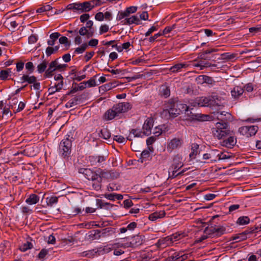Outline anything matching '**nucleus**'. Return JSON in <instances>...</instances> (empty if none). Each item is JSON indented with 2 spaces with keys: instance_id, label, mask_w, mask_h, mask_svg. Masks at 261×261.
Wrapping results in <instances>:
<instances>
[{
  "instance_id": "864d4df0",
  "label": "nucleus",
  "mask_w": 261,
  "mask_h": 261,
  "mask_svg": "<svg viewBox=\"0 0 261 261\" xmlns=\"http://www.w3.org/2000/svg\"><path fill=\"white\" fill-rule=\"evenodd\" d=\"M113 140L120 143H124L125 141V138L123 136L119 135L114 136Z\"/></svg>"
},
{
  "instance_id": "2f4dec72",
  "label": "nucleus",
  "mask_w": 261,
  "mask_h": 261,
  "mask_svg": "<svg viewBox=\"0 0 261 261\" xmlns=\"http://www.w3.org/2000/svg\"><path fill=\"white\" fill-rule=\"evenodd\" d=\"M11 70L8 69L6 70H2L0 72V80H6L11 75Z\"/></svg>"
},
{
  "instance_id": "5701e85b",
  "label": "nucleus",
  "mask_w": 261,
  "mask_h": 261,
  "mask_svg": "<svg viewBox=\"0 0 261 261\" xmlns=\"http://www.w3.org/2000/svg\"><path fill=\"white\" fill-rule=\"evenodd\" d=\"M210 231L211 233H216L218 236H220L225 233L226 228L223 226H215L212 227Z\"/></svg>"
},
{
  "instance_id": "9b49d317",
  "label": "nucleus",
  "mask_w": 261,
  "mask_h": 261,
  "mask_svg": "<svg viewBox=\"0 0 261 261\" xmlns=\"http://www.w3.org/2000/svg\"><path fill=\"white\" fill-rule=\"evenodd\" d=\"M214 115L218 120L222 121L221 123L227 122L231 119V115L228 112H217L214 113Z\"/></svg>"
},
{
  "instance_id": "5fc2aeb1",
  "label": "nucleus",
  "mask_w": 261,
  "mask_h": 261,
  "mask_svg": "<svg viewBox=\"0 0 261 261\" xmlns=\"http://www.w3.org/2000/svg\"><path fill=\"white\" fill-rule=\"evenodd\" d=\"M90 180H91L92 181H95L96 180H101L100 175H99L97 170H96V172H94L93 175H92V178H91Z\"/></svg>"
},
{
  "instance_id": "58836bf2",
  "label": "nucleus",
  "mask_w": 261,
  "mask_h": 261,
  "mask_svg": "<svg viewBox=\"0 0 261 261\" xmlns=\"http://www.w3.org/2000/svg\"><path fill=\"white\" fill-rule=\"evenodd\" d=\"M87 47V43H84L82 44L80 47L76 48L74 50V53L77 54H82L85 51Z\"/></svg>"
},
{
  "instance_id": "052dcab7",
  "label": "nucleus",
  "mask_w": 261,
  "mask_h": 261,
  "mask_svg": "<svg viewBox=\"0 0 261 261\" xmlns=\"http://www.w3.org/2000/svg\"><path fill=\"white\" fill-rule=\"evenodd\" d=\"M48 250L45 249H42L38 254V257L39 258H43L45 255L47 254Z\"/></svg>"
},
{
  "instance_id": "69168bd1",
  "label": "nucleus",
  "mask_w": 261,
  "mask_h": 261,
  "mask_svg": "<svg viewBox=\"0 0 261 261\" xmlns=\"http://www.w3.org/2000/svg\"><path fill=\"white\" fill-rule=\"evenodd\" d=\"M25 68L28 70L30 71L31 72H32L34 69V66L33 63L31 62H29L25 64Z\"/></svg>"
},
{
  "instance_id": "f257e3e1",
  "label": "nucleus",
  "mask_w": 261,
  "mask_h": 261,
  "mask_svg": "<svg viewBox=\"0 0 261 261\" xmlns=\"http://www.w3.org/2000/svg\"><path fill=\"white\" fill-rule=\"evenodd\" d=\"M131 108L132 105L129 102H119L114 105L111 109L106 111L104 115V118L106 120H112L119 114L127 112Z\"/></svg>"
},
{
  "instance_id": "393cba45",
  "label": "nucleus",
  "mask_w": 261,
  "mask_h": 261,
  "mask_svg": "<svg viewBox=\"0 0 261 261\" xmlns=\"http://www.w3.org/2000/svg\"><path fill=\"white\" fill-rule=\"evenodd\" d=\"M58 60L59 59H57L55 61L51 62L50 64H54L53 68H55V71L58 70L62 71L65 70L66 68L67 67V64H59L58 63Z\"/></svg>"
},
{
  "instance_id": "39448f33",
  "label": "nucleus",
  "mask_w": 261,
  "mask_h": 261,
  "mask_svg": "<svg viewBox=\"0 0 261 261\" xmlns=\"http://www.w3.org/2000/svg\"><path fill=\"white\" fill-rule=\"evenodd\" d=\"M144 236H135L132 238L131 241L129 242L124 243V239H121L119 244H121V246L124 248L135 247L141 245L144 241Z\"/></svg>"
},
{
  "instance_id": "f3484780",
  "label": "nucleus",
  "mask_w": 261,
  "mask_h": 261,
  "mask_svg": "<svg viewBox=\"0 0 261 261\" xmlns=\"http://www.w3.org/2000/svg\"><path fill=\"white\" fill-rule=\"evenodd\" d=\"M79 3L80 7V13L89 12L93 9V6H91L90 1H86L82 3Z\"/></svg>"
},
{
  "instance_id": "603ef678",
  "label": "nucleus",
  "mask_w": 261,
  "mask_h": 261,
  "mask_svg": "<svg viewBox=\"0 0 261 261\" xmlns=\"http://www.w3.org/2000/svg\"><path fill=\"white\" fill-rule=\"evenodd\" d=\"M101 180L93 181L92 186L93 188L97 191L100 190L101 188Z\"/></svg>"
},
{
  "instance_id": "4c0bfd02",
  "label": "nucleus",
  "mask_w": 261,
  "mask_h": 261,
  "mask_svg": "<svg viewBox=\"0 0 261 261\" xmlns=\"http://www.w3.org/2000/svg\"><path fill=\"white\" fill-rule=\"evenodd\" d=\"M33 247V245L32 243L30 242H27L25 243H24L22 245H21L19 249L22 252H25L27 250L31 249Z\"/></svg>"
},
{
  "instance_id": "7c9ffc66",
  "label": "nucleus",
  "mask_w": 261,
  "mask_h": 261,
  "mask_svg": "<svg viewBox=\"0 0 261 261\" xmlns=\"http://www.w3.org/2000/svg\"><path fill=\"white\" fill-rule=\"evenodd\" d=\"M187 67V65L186 64L179 63L177 64L172 67H171L170 69V70L172 72H177L180 70L181 69L183 68H186Z\"/></svg>"
},
{
  "instance_id": "4d7b16f0",
  "label": "nucleus",
  "mask_w": 261,
  "mask_h": 261,
  "mask_svg": "<svg viewBox=\"0 0 261 261\" xmlns=\"http://www.w3.org/2000/svg\"><path fill=\"white\" fill-rule=\"evenodd\" d=\"M98 43V40L96 39H92L89 42L88 44V46H90L91 47H95Z\"/></svg>"
},
{
  "instance_id": "423d86ee",
  "label": "nucleus",
  "mask_w": 261,
  "mask_h": 261,
  "mask_svg": "<svg viewBox=\"0 0 261 261\" xmlns=\"http://www.w3.org/2000/svg\"><path fill=\"white\" fill-rule=\"evenodd\" d=\"M257 130L258 126L256 125L243 126L239 128V132L241 135L249 137L255 135Z\"/></svg>"
},
{
  "instance_id": "c85d7f7f",
  "label": "nucleus",
  "mask_w": 261,
  "mask_h": 261,
  "mask_svg": "<svg viewBox=\"0 0 261 261\" xmlns=\"http://www.w3.org/2000/svg\"><path fill=\"white\" fill-rule=\"evenodd\" d=\"M104 197L107 199L114 201L115 199L121 200L123 199V196L121 194L116 193L105 194Z\"/></svg>"
},
{
  "instance_id": "20e7f679",
  "label": "nucleus",
  "mask_w": 261,
  "mask_h": 261,
  "mask_svg": "<svg viewBox=\"0 0 261 261\" xmlns=\"http://www.w3.org/2000/svg\"><path fill=\"white\" fill-rule=\"evenodd\" d=\"M72 143L71 141L68 139H64L59 144V151L64 158H68L71 153Z\"/></svg>"
},
{
  "instance_id": "f8f14e48",
  "label": "nucleus",
  "mask_w": 261,
  "mask_h": 261,
  "mask_svg": "<svg viewBox=\"0 0 261 261\" xmlns=\"http://www.w3.org/2000/svg\"><path fill=\"white\" fill-rule=\"evenodd\" d=\"M153 124V120L151 118H148L145 121L142 128L145 136H149L151 134Z\"/></svg>"
},
{
  "instance_id": "49530a36",
  "label": "nucleus",
  "mask_w": 261,
  "mask_h": 261,
  "mask_svg": "<svg viewBox=\"0 0 261 261\" xmlns=\"http://www.w3.org/2000/svg\"><path fill=\"white\" fill-rule=\"evenodd\" d=\"M181 234L179 233H175L171 236H168L170 238V241L172 244L174 241H176L179 239H180V236Z\"/></svg>"
},
{
  "instance_id": "f03ea898",
  "label": "nucleus",
  "mask_w": 261,
  "mask_h": 261,
  "mask_svg": "<svg viewBox=\"0 0 261 261\" xmlns=\"http://www.w3.org/2000/svg\"><path fill=\"white\" fill-rule=\"evenodd\" d=\"M212 133L214 137L218 139H224L231 135L227 122H217L215 127L212 128Z\"/></svg>"
},
{
  "instance_id": "0e129e2a",
  "label": "nucleus",
  "mask_w": 261,
  "mask_h": 261,
  "mask_svg": "<svg viewBox=\"0 0 261 261\" xmlns=\"http://www.w3.org/2000/svg\"><path fill=\"white\" fill-rule=\"evenodd\" d=\"M93 171L89 169L88 170L86 171V173L85 176L88 180H90L91 178H92V175H93Z\"/></svg>"
},
{
  "instance_id": "37998d69",
  "label": "nucleus",
  "mask_w": 261,
  "mask_h": 261,
  "mask_svg": "<svg viewBox=\"0 0 261 261\" xmlns=\"http://www.w3.org/2000/svg\"><path fill=\"white\" fill-rule=\"evenodd\" d=\"M47 204L49 206H53V204L57 203L58 201V198L56 196H53L47 198Z\"/></svg>"
},
{
  "instance_id": "7ed1b4c3",
  "label": "nucleus",
  "mask_w": 261,
  "mask_h": 261,
  "mask_svg": "<svg viewBox=\"0 0 261 261\" xmlns=\"http://www.w3.org/2000/svg\"><path fill=\"white\" fill-rule=\"evenodd\" d=\"M176 105H175L177 107L178 110L179 111V113H185L187 115H190L192 114L191 118L193 119L197 120L198 121H204L205 120L207 117V115H202L201 114H192L191 112L189 113L188 107L187 105L181 103V102H176Z\"/></svg>"
},
{
  "instance_id": "6e6552de",
  "label": "nucleus",
  "mask_w": 261,
  "mask_h": 261,
  "mask_svg": "<svg viewBox=\"0 0 261 261\" xmlns=\"http://www.w3.org/2000/svg\"><path fill=\"white\" fill-rule=\"evenodd\" d=\"M175 105L176 102L173 100H170L165 104V108L169 109L171 117H175L180 114L179 111Z\"/></svg>"
},
{
  "instance_id": "6e6d98bb",
  "label": "nucleus",
  "mask_w": 261,
  "mask_h": 261,
  "mask_svg": "<svg viewBox=\"0 0 261 261\" xmlns=\"http://www.w3.org/2000/svg\"><path fill=\"white\" fill-rule=\"evenodd\" d=\"M109 31V26L107 24L101 25L99 29L100 34L106 33Z\"/></svg>"
},
{
  "instance_id": "3c124183",
  "label": "nucleus",
  "mask_w": 261,
  "mask_h": 261,
  "mask_svg": "<svg viewBox=\"0 0 261 261\" xmlns=\"http://www.w3.org/2000/svg\"><path fill=\"white\" fill-rule=\"evenodd\" d=\"M150 153L149 151L147 150H144L142 152L141 154V162L142 163L143 162V160L149 157Z\"/></svg>"
},
{
  "instance_id": "79ce46f5",
  "label": "nucleus",
  "mask_w": 261,
  "mask_h": 261,
  "mask_svg": "<svg viewBox=\"0 0 261 261\" xmlns=\"http://www.w3.org/2000/svg\"><path fill=\"white\" fill-rule=\"evenodd\" d=\"M51 9H52V7L50 5H46L40 7L39 8H38L36 10V12H37V13H43L44 12L48 11L50 10Z\"/></svg>"
},
{
  "instance_id": "4be33fe9",
  "label": "nucleus",
  "mask_w": 261,
  "mask_h": 261,
  "mask_svg": "<svg viewBox=\"0 0 261 261\" xmlns=\"http://www.w3.org/2000/svg\"><path fill=\"white\" fill-rule=\"evenodd\" d=\"M145 136L143 132L140 131L137 129H133L130 132V134L127 137V139L129 140H132L133 137H143Z\"/></svg>"
},
{
  "instance_id": "09e8293b",
  "label": "nucleus",
  "mask_w": 261,
  "mask_h": 261,
  "mask_svg": "<svg viewBox=\"0 0 261 261\" xmlns=\"http://www.w3.org/2000/svg\"><path fill=\"white\" fill-rule=\"evenodd\" d=\"M175 26L176 24H174L171 26H168L166 27L163 31L162 33H161L162 34V35L169 33L172 30H173L175 28Z\"/></svg>"
},
{
  "instance_id": "680f3d73",
  "label": "nucleus",
  "mask_w": 261,
  "mask_h": 261,
  "mask_svg": "<svg viewBox=\"0 0 261 261\" xmlns=\"http://www.w3.org/2000/svg\"><path fill=\"white\" fill-rule=\"evenodd\" d=\"M89 14L87 13H84L81 15L80 16V20L82 22H84L88 20V19L89 18Z\"/></svg>"
},
{
  "instance_id": "0eeeda50",
  "label": "nucleus",
  "mask_w": 261,
  "mask_h": 261,
  "mask_svg": "<svg viewBox=\"0 0 261 261\" xmlns=\"http://www.w3.org/2000/svg\"><path fill=\"white\" fill-rule=\"evenodd\" d=\"M183 140L179 138H174L170 140L167 146V150L171 152L173 150L177 149L181 147Z\"/></svg>"
},
{
  "instance_id": "c756f323",
  "label": "nucleus",
  "mask_w": 261,
  "mask_h": 261,
  "mask_svg": "<svg viewBox=\"0 0 261 261\" xmlns=\"http://www.w3.org/2000/svg\"><path fill=\"white\" fill-rule=\"evenodd\" d=\"M99 136L104 139H108L111 137L110 131L106 128H102L98 133Z\"/></svg>"
},
{
  "instance_id": "e433bc0d",
  "label": "nucleus",
  "mask_w": 261,
  "mask_h": 261,
  "mask_svg": "<svg viewBox=\"0 0 261 261\" xmlns=\"http://www.w3.org/2000/svg\"><path fill=\"white\" fill-rule=\"evenodd\" d=\"M47 65V62L43 61L41 63L37 66V71L41 73L45 71Z\"/></svg>"
},
{
  "instance_id": "b1692460",
  "label": "nucleus",
  "mask_w": 261,
  "mask_h": 261,
  "mask_svg": "<svg viewBox=\"0 0 261 261\" xmlns=\"http://www.w3.org/2000/svg\"><path fill=\"white\" fill-rule=\"evenodd\" d=\"M39 199L40 198L38 195L35 194H31L25 200V202L29 205L35 204L39 202Z\"/></svg>"
},
{
  "instance_id": "bb28decb",
  "label": "nucleus",
  "mask_w": 261,
  "mask_h": 261,
  "mask_svg": "<svg viewBox=\"0 0 261 261\" xmlns=\"http://www.w3.org/2000/svg\"><path fill=\"white\" fill-rule=\"evenodd\" d=\"M21 82H27L29 84H33L37 80V78L34 76H29V75H23L20 79Z\"/></svg>"
},
{
  "instance_id": "a18cd8bd",
  "label": "nucleus",
  "mask_w": 261,
  "mask_h": 261,
  "mask_svg": "<svg viewBox=\"0 0 261 261\" xmlns=\"http://www.w3.org/2000/svg\"><path fill=\"white\" fill-rule=\"evenodd\" d=\"M181 252H175L171 256L172 261H182L181 258Z\"/></svg>"
},
{
  "instance_id": "412c9836",
  "label": "nucleus",
  "mask_w": 261,
  "mask_h": 261,
  "mask_svg": "<svg viewBox=\"0 0 261 261\" xmlns=\"http://www.w3.org/2000/svg\"><path fill=\"white\" fill-rule=\"evenodd\" d=\"M244 91V89L241 87L236 86L231 91V96L233 98L237 99L243 94Z\"/></svg>"
},
{
  "instance_id": "dca6fc26",
  "label": "nucleus",
  "mask_w": 261,
  "mask_h": 261,
  "mask_svg": "<svg viewBox=\"0 0 261 261\" xmlns=\"http://www.w3.org/2000/svg\"><path fill=\"white\" fill-rule=\"evenodd\" d=\"M121 23L123 25H130L133 23L138 25L140 24V19L137 16L133 15L130 17L125 18L121 21Z\"/></svg>"
},
{
  "instance_id": "a211bd4d",
  "label": "nucleus",
  "mask_w": 261,
  "mask_h": 261,
  "mask_svg": "<svg viewBox=\"0 0 261 261\" xmlns=\"http://www.w3.org/2000/svg\"><path fill=\"white\" fill-rule=\"evenodd\" d=\"M228 136L227 139L224 140L221 142V145L226 147L231 148L236 144V139L234 137L231 136L230 135Z\"/></svg>"
},
{
  "instance_id": "1a4fd4ad",
  "label": "nucleus",
  "mask_w": 261,
  "mask_h": 261,
  "mask_svg": "<svg viewBox=\"0 0 261 261\" xmlns=\"http://www.w3.org/2000/svg\"><path fill=\"white\" fill-rule=\"evenodd\" d=\"M192 65L195 67L199 68V70H203L207 67H216L217 65L215 64H211L208 62H204L203 61H197L194 60L192 62Z\"/></svg>"
},
{
  "instance_id": "338daca9",
  "label": "nucleus",
  "mask_w": 261,
  "mask_h": 261,
  "mask_svg": "<svg viewBox=\"0 0 261 261\" xmlns=\"http://www.w3.org/2000/svg\"><path fill=\"white\" fill-rule=\"evenodd\" d=\"M94 55V51L87 53V54L85 56V58L86 61L88 62V61H89L92 58V57Z\"/></svg>"
},
{
  "instance_id": "aec40b11",
  "label": "nucleus",
  "mask_w": 261,
  "mask_h": 261,
  "mask_svg": "<svg viewBox=\"0 0 261 261\" xmlns=\"http://www.w3.org/2000/svg\"><path fill=\"white\" fill-rule=\"evenodd\" d=\"M166 215L164 211H160L159 212H155L151 214L149 216V219L151 221H156L158 219L163 218Z\"/></svg>"
},
{
  "instance_id": "ddd939ff",
  "label": "nucleus",
  "mask_w": 261,
  "mask_h": 261,
  "mask_svg": "<svg viewBox=\"0 0 261 261\" xmlns=\"http://www.w3.org/2000/svg\"><path fill=\"white\" fill-rule=\"evenodd\" d=\"M182 161V158L180 155L177 154L174 156L171 168L173 169L178 170L184 165V163Z\"/></svg>"
},
{
  "instance_id": "a19ab883",
  "label": "nucleus",
  "mask_w": 261,
  "mask_h": 261,
  "mask_svg": "<svg viewBox=\"0 0 261 261\" xmlns=\"http://www.w3.org/2000/svg\"><path fill=\"white\" fill-rule=\"evenodd\" d=\"M54 64H49L48 68L45 71V76L50 77L53 75V72L55 71V68H53Z\"/></svg>"
},
{
  "instance_id": "473e14b6",
  "label": "nucleus",
  "mask_w": 261,
  "mask_h": 261,
  "mask_svg": "<svg viewBox=\"0 0 261 261\" xmlns=\"http://www.w3.org/2000/svg\"><path fill=\"white\" fill-rule=\"evenodd\" d=\"M67 10H72L74 12L80 13L79 3H75L67 5Z\"/></svg>"
},
{
  "instance_id": "13d9d810",
  "label": "nucleus",
  "mask_w": 261,
  "mask_h": 261,
  "mask_svg": "<svg viewBox=\"0 0 261 261\" xmlns=\"http://www.w3.org/2000/svg\"><path fill=\"white\" fill-rule=\"evenodd\" d=\"M95 18L97 21H101L104 19V14L102 12H98L96 14Z\"/></svg>"
},
{
  "instance_id": "6ab92c4d",
  "label": "nucleus",
  "mask_w": 261,
  "mask_h": 261,
  "mask_svg": "<svg viewBox=\"0 0 261 261\" xmlns=\"http://www.w3.org/2000/svg\"><path fill=\"white\" fill-rule=\"evenodd\" d=\"M171 244L170 238L168 236L158 240L156 246L159 248H164Z\"/></svg>"
},
{
  "instance_id": "ea45409f",
  "label": "nucleus",
  "mask_w": 261,
  "mask_h": 261,
  "mask_svg": "<svg viewBox=\"0 0 261 261\" xmlns=\"http://www.w3.org/2000/svg\"><path fill=\"white\" fill-rule=\"evenodd\" d=\"M221 56V57L219 59L223 60H230L235 57V55L234 54H230L228 53L222 54Z\"/></svg>"
},
{
  "instance_id": "e2e57ef3",
  "label": "nucleus",
  "mask_w": 261,
  "mask_h": 261,
  "mask_svg": "<svg viewBox=\"0 0 261 261\" xmlns=\"http://www.w3.org/2000/svg\"><path fill=\"white\" fill-rule=\"evenodd\" d=\"M78 100H79V99L77 97H74V98L70 99L68 102L67 103L70 106V107H72L77 104Z\"/></svg>"
},
{
  "instance_id": "c03bdc74",
  "label": "nucleus",
  "mask_w": 261,
  "mask_h": 261,
  "mask_svg": "<svg viewBox=\"0 0 261 261\" xmlns=\"http://www.w3.org/2000/svg\"><path fill=\"white\" fill-rule=\"evenodd\" d=\"M105 0H92L90 1V3L91 6H92V8H94L95 7L99 6L101 5L102 4L105 3Z\"/></svg>"
},
{
  "instance_id": "2eb2a0df",
  "label": "nucleus",
  "mask_w": 261,
  "mask_h": 261,
  "mask_svg": "<svg viewBox=\"0 0 261 261\" xmlns=\"http://www.w3.org/2000/svg\"><path fill=\"white\" fill-rule=\"evenodd\" d=\"M257 228H255V229H253L251 231H244L241 233H239L238 234H236V236L232 237V240L236 241V242H241L243 240H245L247 239L246 234L249 233H254L258 231L257 230Z\"/></svg>"
},
{
  "instance_id": "a878e982",
  "label": "nucleus",
  "mask_w": 261,
  "mask_h": 261,
  "mask_svg": "<svg viewBox=\"0 0 261 261\" xmlns=\"http://www.w3.org/2000/svg\"><path fill=\"white\" fill-rule=\"evenodd\" d=\"M80 36H86L88 38L91 37L93 35V32L89 31L86 27H82L78 31Z\"/></svg>"
},
{
  "instance_id": "9d476101",
  "label": "nucleus",
  "mask_w": 261,
  "mask_h": 261,
  "mask_svg": "<svg viewBox=\"0 0 261 261\" xmlns=\"http://www.w3.org/2000/svg\"><path fill=\"white\" fill-rule=\"evenodd\" d=\"M218 150H211L203 155V159L209 160L211 163H214L218 161Z\"/></svg>"
},
{
  "instance_id": "c9c22d12",
  "label": "nucleus",
  "mask_w": 261,
  "mask_h": 261,
  "mask_svg": "<svg viewBox=\"0 0 261 261\" xmlns=\"http://www.w3.org/2000/svg\"><path fill=\"white\" fill-rule=\"evenodd\" d=\"M97 172L100 175L101 180H102V178H109L112 177L110 171H103L99 169L97 170Z\"/></svg>"
},
{
  "instance_id": "cd10ccee",
  "label": "nucleus",
  "mask_w": 261,
  "mask_h": 261,
  "mask_svg": "<svg viewBox=\"0 0 261 261\" xmlns=\"http://www.w3.org/2000/svg\"><path fill=\"white\" fill-rule=\"evenodd\" d=\"M197 80L200 83H205L208 84H212L213 82L212 77L205 75H199L197 77Z\"/></svg>"
},
{
  "instance_id": "8fccbe9b",
  "label": "nucleus",
  "mask_w": 261,
  "mask_h": 261,
  "mask_svg": "<svg viewBox=\"0 0 261 261\" xmlns=\"http://www.w3.org/2000/svg\"><path fill=\"white\" fill-rule=\"evenodd\" d=\"M97 75H95L93 78L90 79L89 80L87 81L86 84L88 85L89 87H95L97 85L95 80L94 77H96Z\"/></svg>"
},
{
  "instance_id": "f704fd0d",
  "label": "nucleus",
  "mask_w": 261,
  "mask_h": 261,
  "mask_svg": "<svg viewBox=\"0 0 261 261\" xmlns=\"http://www.w3.org/2000/svg\"><path fill=\"white\" fill-rule=\"evenodd\" d=\"M250 219L247 216L240 217L237 221V223L239 225H246L249 223Z\"/></svg>"
},
{
  "instance_id": "4468645a",
  "label": "nucleus",
  "mask_w": 261,
  "mask_h": 261,
  "mask_svg": "<svg viewBox=\"0 0 261 261\" xmlns=\"http://www.w3.org/2000/svg\"><path fill=\"white\" fill-rule=\"evenodd\" d=\"M194 102V106L197 105L199 107H207L211 104V100L208 97H201L196 99Z\"/></svg>"
},
{
  "instance_id": "de8ad7c7",
  "label": "nucleus",
  "mask_w": 261,
  "mask_h": 261,
  "mask_svg": "<svg viewBox=\"0 0 261 261\" xmlns=\"http://www.w3.org/2000/svg\"><path fill=\"white\" fill-rule=\"evenodd\" d=\"M169 110V108L165 107V109H164L162 111V112L161 113V116L162 117H165L167 118H168V117H171L170 112Z\"/></svg>"
},
{
  "instance_id": "774afa93",
  "label": "nucleus",
  "mask_w": 261,
  "mask_h": 261,
  "mask_svg": "<svg viewBox=\"0 0 261 261\" xmlns=\"http://www.w3.org/2000/svg\"><path fill=\"white\" fill-rule=\"evenodd\" d=\"M250 33H257L261 31V27H252L249 29Z\"/></svg>"
},
{
  "instance_id": "bf43d9fd",
  "label": "nucleus",
  "mask_w": 261,
  "mask_h": 261,
  "mask_svg": "<svg viewBox=\"0 0 261 261\" xmlns=\"http://www.w3.org/2000/svg\"><path fill=\"white\" fill-rule=\"evenodd\" d=\"M158 30V28L155 26H152L145 33V36L147 37L150 35V34L155 31Z\"/></svg>"
},
{
  "instance_id": "72a5a7b5",
  "label": "nucleus",
  "mask_w": 261,
  "mask_h": 261,
  "mask_svg": "<svg viewBox=\"0 0 261 261\" xmlns=\"http://www.w3.org/2000/svg\"><path fill=\"white\" fill-rule=\"evenodd\" d=\"M199 145L197 144L194 143L192 145V152L190 153V158L192 159H195L196 155L198 153V149Z\"/></svg>"
}]
</instances>
